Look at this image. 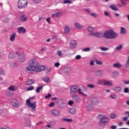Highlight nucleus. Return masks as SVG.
<instances>
[{
    "label": "nucleus",
    "instance_id": "f257e3e1",
    "mask_svg": "<svg viewBox=\"0 0 129 129\" xmlns=\"http://www.w3.org/2000/svg\"><path fill=\"white\" fill-rule=\"evenodd\" d=\"M46 69L45 66H41L37 61H32L31 64L29 66V67L25 68V71H33V72H42Z\"/></svg>",
    "mask_w": 129,
    "mask_h": 129
},
{
    "label": "nucleus",
    "instance_id": "f03ea898",
    "mask_svg": "<svg viewBox=\"0 0 129 129\" xmlns=\"http://www.w3.org/2000/svg\"><path fill=\"white\" fill-rule=\"evenodd\" d=\"M103 37L108 40H114L118 37V34L113 31V30L110 29L106 30L104 32Z\"/></svg>",
    "mask_w": 129,
    "mask_h": 129
},
{
    "label": "nucleus",
    "instance_id": "7ed1b4c3",
    "mask_svg": "<svg viewBox=\"0 0 129 129\" xmlns=\"http://www.w3.org/2000/svg\"><path fill=\"white\" fill-rule=\"evenodd\" d=\"M99 117H100V122L101 123H108L109 122V117H108L106 115L104 114H100L98 115Z\"/></svg>",
    "mask_w": 129,
    "mask_h": 129
},
{
    "label": "nucleus",
    "instance_id": "20e7f679",
    "mask_svg": "<svg viewBox=\"0 0 129 129\" xmlns=\"http://www.w3.org/2000/svg\"><path fill=\"white\" fill-rule=\"evenodd\" d=\"M26 104L28 106V107L31 108L32 112H34V111H36V102L31 103V99L29 98L26 100Z\"/></svg>",
    "mask_w": 129,
    "mask_h": 129
},
{
    "label": "nucleus",
    "instance_id": "39448f33",
    "mask_svg": "<svg viewBox=\"0 0 129 129\" xmlns=\"http://www.w3.org/2000/svg\"><path fill=\"white\" fill-rule=\"evenodd\" d=\"M28 6V0H19L18 3L19 9H25Z\"/></svg>",
    "mask_w": 129,
    "mask_h": 129
},
{
    "label": "nucleus",
    "instance_id": "423d86ee",
    "mask_svg": "<svg viewBox=\"0 0 129 129\" xmlns=\"http://www.w3.org/2000/svg\"><path fill=\"white\" fill-rule=\"evenodd\" d=\"M11 105L13 106V107H20L21 104H20V102L18 101L16 99H12L11 100Z\"/></svg>",
    "mask_w": 129,
    "mask_h": 129
},
{
    "label": "nucleus",
    "instance_id": "0eeeda50",
    "mask_svg": "<svg viewBox=\"0 0 129 129\" xmlns=\"http://www.w3.org/2000/svg\"><path fill=\"white\" fill-rule=\"evenodd\" d=\"M72 98L74 99L75 102L76 103H80L81 101H82V99L79 96H78L77 94H74L72 96Z\"/></svg>",
    "mask_w": 129,
    "mask_h": 129
},
{
    "label": "nucleus",
    "instance_id": "6e6552de",
    "mask_svg": "<svg viewBox=\"0 0 129 129\" xmlns=\"http://www.w3.org/2000/svg\"><path fill=\"white\" fill-rule=\"evenodd\" d=\"M78 88V86H77V85L72 86L70 87L71 94H73L74 95V94H75V93H76Z\"/></svg>",
    "mask_w": 129,
    "mask_h": 129
},
{
    "label": "nucleus",
    "instance_id": "1a4fd4ad",
    "mask_svg": "<svg viewBox=\"0 0 129 129\" xmlns=\"http://www.w3.org/2000/svg\"><path fill=\"white\" fill-rule=\"evenodd\" d=\"M62 72L66 75H69V74L71 72V69L69 67H66L62 69Z\"/></svg>",
    "mask_w": 129,
    "mask_h": 129
},
{
    "label": "nucleus",
    "instance_id": "9d476101",
    "mask_svg": "<svg viewBox=\"0 0 129 129\" xmlns=\"http://www.w3.org/2000/svg\"><path fill=\"white\" fill-rule=\"evenodd\" d=\"M76 47H77V42L76 40H72L70 44V48L71 49H76Z\"/></svg>",
    "mask_w": 129,
    "mask_h": 129
},
{
    "label": "nucleus",
    "instance_id": "9b49d317",
    "mask_svg": "<svg viewBox=\"0 0 129 129\" xmlns=\"http://www.w3.org/2000/svg\"><path fill=\"white\" fill-rule=\"evenodd\" d=\"M89 36L96 37L97 38H101L102 37V33L101 32L91 33L89 34Z\"/></svg>",
    "mask_w": 129,
    "mask_h": 129
},
{
    "label": "nucleus",
    "instance_id": "f8f14e48",
    "mask_svg": "<svg viewBox=\"0 0 129 129\" xmlns=\"http://www.w3.org/2000/svg\"><path fill=\"white\" fill-rule=\"evenodd\" d=\"M19 59L20 62L22 63L25 62V60H26V55L24 54V53H21L19 56Z\"/></svg>",
    "mask_w": 129,
    "mask_h": 129
},
{
    "label": "nucleus",
    "instance_id": "ddd939ff",
    "mask_svg": "<svg viewBox=\"0 0 129 129\" xmlns=\"http://www.w3.org/2000/svg\"><path fill=\"white\" fill-rule=\"evenodd\" d=\"M91 103L92 105H96L98 103V99L97 98L94 97L91 99Z\"/></svg>",
    "mask_w": 129,
    "mask_h": 129
},
{
    "label": "nucleus",
    "instance_id": "4468645a",
    "mask_svg": "<svg viewBox=\"0 0 129 129\" xmlns=\"http://www.w3.org/2000/svg\"><path fill=\"white\" fill-rule=\"evenodd\" d=\"M27 20H28V16H26L24 14H23L20 17V21L21 22H23V23H25V22H27Z\"/></svg>",
    "mask_w": 129,
    "mask_h": 129
},
{
    "label": "nucleus",
    "instance_id": "2eb2a0df",
    "mask_svg": "<svg viewBox=\"0 0 129 129\" xmlns=\"http://www.w3.org/2000/svg\"><path fill=\"white\" fill-rule=\"evenodd\" d=\"M104 84L106 86H112L113 85V82L111 80L104 81Z\"/></svg>",
    "mask_w": 129,
    "mask_h": 129
},
{
    "label": "nucleus",
    "instance_id": "dca6fc26",
    "mask_svg": "<svg viewBox=\"0 0 129 129\" xmlns=\"http://www.w3.org/2000/svg\"><path fill=\"white\" fill-rule=\"evenodd\" d=\"M51 113L54 115V116H59L60 115V112L56 109H52Z\"/></svg>",
    "mask_w": 129,
    "mask_h": 129
},
{
    "label": "nucleus",
    "instance_id": "f3484780",
    "mask_svg": "<svg viewBox=\"0 0 129 129\" xmlns=\"http://www.w3.org/2000/svg\"><path fill=\"white\" fill-rule=\"evenodd\" d=\"M26 29L24 28V27H20L18 28V32L19 33L24 34V33H26Z\"/></svg>",
    "mask_w": 129,
    "mask_h": 129
},
{
    "label": "nucleus",
    "instance_id": "a211bd4d",
    "mask_svg": "<svg viewBox=\"0 0 129 129\" xmlns=\"http://www.w3.org/2000/svg\"><path fill=\"white\" fill-rule=\"evenodd\" d=\"M75 27L78 30H81L83 28H84V26L80 25V23L78 22H76L75 23Z\"/></svg>",
    "mask_w": 129,
    "mask_h": 129
},
{
    "label": "nucleus",
    "instance_id": "6ab92c4d",
    "mask_svg": "<svg viewBox=\"0 0 129 129\" xmlns=\"http://www.w3.org/2000/svg\"><path fill=\"white\" fill-rule=\"evenodd\" d=\"M95 75L96 76H98L99 77L103 76V71L99 70L96 71L95 72Z\"/></svg>",
    "mask_w": 129,
    "mask_h": 129
},
{
    "label": "nucleus",
    "instance_id": "aec40b11",
    "mask_svg": "<svg viewBox=\"0 0 129 129\" xmlns=\"http://www.w3.org/2000/svg\"><path fill=\"white\" fill-rule=\"evenodd\" d=\"M61 16V13L59 12H57L55 13L52 14L51 15L52 18L55 19L56 18H59Z\"/></svg>",
    "mask_w": 129,
    "mask_h": 129
},
{
    "label": "nucleus",
    "instance_id": "412c9836",
    "mask_svg": "<svg viewBox=\"0 0 129 129\" xmlns=\"http://www.w3.org/2000/svg\"><path fill=\"white\" fill-rule=\"evenodd\" d=\"M43 87H44V86H43V84H40L39 85V86L37 87L36 89V92L37 93H39V92H40V91H41V90H42V89H43Z\"/></svg>",
    "mask_w": 129,
    "mask_h": 129
},
{
    "label": "nucleus",
    "instance_id": "4be33fe9",
    "mask_svg": "<svg viewBox=\"0 0 129 129\" xmlns=\"http://www.w3.org/2000/svg\"><path fill=\"white\" fill-rule=\"evenodd\" d=\"M17 36V33H13L11 35H10V40L11 42H14V40L16 39Z\"/></svg>",
    "mask_w": 129,
    "mask_h": 129
},
{
    "label": "nucleus",
    "instance_id": "5701e85b",
    "mask_svg": "<svg viewBox=\"0 0 129 129\" xmlns=\"http://www.w3.org/2000/svg\"><path fill=\"white\" fill-rule=\"evenodd\" d=\"M112 66L114 68H121L122 67V66L119 62L114 63Z\"/></svg>",
    "mask_w": 129,
    "mask_h": 129
},
{
    "label": "nucleus",
    "instance_id": "b1692460",
    "mask_svg": "<svg viewBox=\"0 0 129 129\" xmlns=\"http://www.w3.org/2000/svg\"><path fill=\"white\" fill-rule=\"evenodd\" d=\"M126 33H127V31H126V29H125L124 27L120 28V34L121 35H125V34H126Z\"/></svg>",
    "mask_w": 129,
    "mask_h": 129
},
{
    "label": "nucleus",
    "instance_id": "393cba45",
    "mask_svg": "<svg viewBox=\"0 0 129 129\" xmlns=\"http://www.w3.org/2000/svg\"><path fill=\"white\" fill-rule=\"evenodd\" d=\"M57 104H58V105H62V104H65V100L63 99H59L57 100Z\"/></svg>",
    "mask_w": 129,
    "mask_h": 129
},
{
    "label": "nucleus",
    "instance_id": "a878e982",
    "mask_svg": "<svg viewBox=\"0 0 129 129\" xmlns=\"http://www.w3.org/2000/svg\"><path fill=\"white\" fill-rule=\"evenodd\" d=\"M77 92L79 93V94H82V95H84V96H87V95L83 92V91L82 89H81V88H79L77 90Z\"/></svg>",
    "mask_w": 129,
    "mask_h": 129
},
{
    "label": "nucleus",
    "instance_id": "bb28decb",
    "mask_svg": "<svg viewBox=\"0 0 129 129\" xmlns=\"http://www.w3.org/2000/svg\"><path fill=\"white\" fill-rule=\"evenodd\" d=\"M26 83L27 84H28V85H31L32 84H33V83H35V80L33 79H28L26 81Z\"/></svg>",
    "mask_w": 129,
    "mask_h": 129
},
{
    "label": "nucleus",
    "instance_id": "cd10ccee",
    "mask_svg": "<svg viewBox=\"0 0 129 129\" xmlns=\"http://www.w3.org/2000/svg\"><path fill=\"white\" fill-rule=\"evenodd\" d=\"M70 31H71L70 28L68 26H66L64 27V33L66 34H68V33H70Z\"/></svg>",
    "mask_w": 129,
    "mask_h": 129
},
{
    "label": "nucleus",
    "instance_id": "c85d7f7f",
    "mask_svg": "<svg viewBox=\"0 0 129 129\" xmlns=\"http://www.w3.org/2000/svg\"><path fill=\"white\" fill-rule=\"evenodd\" d=\"M61 120L62 121H67V122H72L73 121L72 119L66 118H61Z\"/></svg>",
    "mask_w": 129,
    "mask_h": 129
},
{
    "label": "nucleus",
    "instance_id": "c756f323",
    "mask_svg": "<svg viewBox=\"0 0 129 129\" xmlns=\"http://www.w3.org/2000/svg\"><path fill=\"white\" fill-rule=\"evenodd\" d=\"M122 47H123L122 44H119V45L115 47V49L117 51H121V50H122Z\"/></svg>",
    "mask_w": 129,
    "mask_h": 129
},
{
    "label": "nucleus",
    "instance_id": "7c9ffc66",
    "mask_svg": "<svg viewBox=\"0 0 129 129\" xmlns=\"http://www.w3.org/2000/svg\"><path fill=\"white\" fill-rule=\"evenodd\" d=\"M110 9H111L113 11H118V9L116 8V6L114 5H112L110 6Z\"/></svg>",
    "mask_w": 129,
    "mask_h": 129
},
{
    "label": "nucleus",
    "instance_id": "2f4dec72",
    "mask_svg": "<svg viewBox=\"0 0 129 129\" xmlns=\"http://www.w3.org/2000/svg\"><path fill=\"white\" fill-rule=\"evenodd\" d=\"M86 108L89 111L90 110H92V109H93V105L91 104H89L86 106Z\"/></svg>",
    "mask_w": 129,
    "mask_h": 129
},
{
    "label": "nucleus",
    "instance_id": "473e14b6",
    "mask_svg": "<svg viewBox=\"0 0 129 129\" xmlns=\"http://www.w3.org/2000/svg\"><path fill=\"white\" fill-rule=\"evenodd\" d=\"M112 76L114 78L117 77V76H118V72H113L112 73Z\"/></svg>",
    "mask_w": 129,
    "mask_h": 129
},
{
    "label": "nucleus",
    "instance_id": "72a5a7b5",
    "mask_svg": "<svg viewBox=\"0 0 129 129\" xmlns=\"http://www.w3.org/2000/svg\"><path fill=\"white\" fill-rule=\"evenodd\" d=\"M125 68H129V56L127 57V60L125 63Z\"/></svg>",
    "mask_w": 129,
    "mask_h": 129
},
{
    "label": "nucleus",
    "instance_id": "f704fd0d",
    "mask_svg": "<svg viewBox=\"0 0 129 129\" xmlns=\"http://www.w3.org/2000/svg\"><path fill=\"white\" fill-rule=\"evenodd\" d=\"M116 114L115 113H111L110 115V117L111 119H114V118H116Z\"/></svg>",
    "mask_w": 129,
    "mask_h": 129
},
{
    "label": "nucleus",
    "instance_id": "c9c22d12",
    "mask_svg": "<svg viewBox=\"0 0 129 129\" xmlns=\"http://www.w3.org/2000/svg\"><path fill=\"white\" fill-rule=\"evenodd\" d=\"M94 30V28L91 26H89L87 28V31L89 32V33H92L93 32V30Z\"/></svg>",
    "mask_w": 129,
    "mask_h": 129
},
{
    "label": "nucleus",
    "instance_id": "e433bc0d",
    "mask_svg": "<svg viewBox=\"0 0 129 129\" xmlns=\"http://www.w3.org/2000/svg\"><path fill=\"white\" fill-rule=\"evenodd\" d=\"M43 81H44V82H46V83H49V82L50 81V78H49V77H46L43 78Z\"/></svg>",
    "mask_w": 129,
    "mask_h": 129
},
{
    "label": "nucleus",
    "instance_id": "4c0bfd02",
    "mask_svg": "<svg viewBox=\"0 0 129 129\" xmlns=\"http://www.w3.org/2000/svg\"><path fill=\"white\" fill-rule=\"evenodd\" d=\"M70 112L72 114H74V113H75V112H76V109H75V108H73L71 109L70 110Z\"/></svg>",
    "mask_w": 129,
    "mask_h": 129
},
{
    "label": "nucleus",
    "instance_id": "58836bf2",
    "mask_svg": "<svg viewBox=\"0 0 129 129\" xmlns=\"http://www.w3.org/2000/svg\"><path fill=\"white\" fill-rule=\"evenodd\" d=\"M114 91H115L116 92H119L120 90H121V87H116L113 89Z\"/></svg>",
    "mask_w": 129,
    "mask_h": 129
},
{
    "label": "nucleus",
    "instance_id": "ea45409f",
    "mask_svg": "<svg viewBox=\"0 0 129 129\" xmlns=\"http://www.w3.org/2000/svg\"><path fill=\"white\" fill-rule=\"evenodd\" d=\"M110 97L112 98V99H116L117 98V95L112 94L110 96Z\"/></svg>",
    "mask_w": 129,
    "mask_h": 129
},
{
    "label": "nucleus",
    "instance_id": "a19ab883",
    "mask_svg": "<svg viewBox=\"0 0 129 129\" xmlns=\"http://www.w3.org/2000/svg\"><path fill=\"white\" fill-rule=\"evenodd\" d=\"M15 56V55L14 52H10L8 55L9 58H14Z\"/></svg>",
    "mask_w": 129,
    "mask_h": 129
},
{
    "label": "nucleus",
    "instance_id": "79ce46f5",
    "mask_svg": "<svg viewBox=\"0 0 129 129\" xmlns=\"http://www.w3.org/2000/svg\"><path fill=\"white\" fill-rule=\"evenodd\" d=\"M101 51H108L109 49L108 47H101L100 48Z\"/></svg>",
    "mask_w": 129,
    "mask_h": 129
},
{
    "label": "nucleus",
    "instance_id": "37998d69",
    "mask_svg": "<svg viewBox=\"0 0 129 129\" xmlns=\"http://www.w3.org/2000/svg\"><path fill=\"white\" fill-rule=\"evenodd\" d=\"M90 16H91V17H93V18H97V17H98V14L94 13L90 14Z\"/></svg>",
    "mask_w": 129,
    "mask_h": 129
},
{
    "label": "nucleus",
    "instance_id": "c03bdc74",
    "mask_svg": "<svg viewBox=\"0 0 129 129\" xmlns=\"http://www.w3.org/2000/svg\"><path fill=\"white\" fill-rule=\"evenodd\" d=\"M9 90L11 91H16V89L14 86H11L9 88Z\"/></svg>",
    "mask_w": 129,
    "mask_h": 129
},
{
    "label": "nucleus",
    "instance_id": "a18cd8bd",
    "mask_svg": "<svg viewBox=\"0 0 129 129\" xmlns=\"http://www.w3.org/2000/svg\"><path fill=\"white\" fill-rule=\"evenodd\" d=\"M96 58H94L93 60H92L90 61V65L91 66H94V62L96 61Z\"/></svg>",
    "mask_w": 129,
    "mask_h": 129
},
{
    "label": "nucleus",
    "instance_id": "49530a36",
    "mask_svg": "<svg viewBox=\"0 0 129 129\" xmlns=\"http://www.w3.org/2000/svg\"><path fill=\"white\" fill-rule=\"evenodd\" d=\"M63 4H72V1L70 0H64L63 1Z\"/></svg>",
    "mask_w": 129,
    "mask_h": 129
},
{
    "label": "nucleus",
    "instance_id": "de8ad7c7",
    "mask_svg": "<svg viewBox=\"0 0 129 129\" xmlns=\"http://www.w3.org/2000/svg\"><path fill=\"white\" fill-rule=\"evenodd\" d=\"M57 56L61 57V56H62V55H63V53H62V51L58 50L57 52Z\"/></svg>",
    "mask_w": 129,
    "mask_h": 129
},
{
    "label": "nucleus",
    "instance_id": "09e8293b",
    "mask_svg": "<svg viewBox=\"0 0 129 129\" xmlns=\"http://www.w3.org/2000/svg\"><path fill=\"white\" fill-rule=\"evenodd\" d=\"M96 63L97 65H102V61L96 59Z\"/></svg>",
    "mask_w": 129,
    "mask_h": 129
},
{
    "label": "nucleus",
    "instance_id": "8fccbe9b",
    "mask_svg": "<svg viewBox=\"0 0 129 129\" xmlns=\"http://www.w3.org/2000/svg\"><path fill=\"white\" fill-rule=\"evenodd\" d=\"M83 52H89L90 51V48L86 47L83 49Z\"/></svg>",
    "mask_w": 129,
    "mask_h": 129
},
{
    "label": "nucleus",
    "instance_id": "3c124183",
    "mask_svg": "<svg viewBox=\"0 0 129 129\" xmlns=\"http://www.w3.org/2000/svg\"><path fill=\"white\" fill-rule=\"evenodd\" d=\"M34 4H40L43 0H32Z\"/></svg>",
    "mask_w": 129,
    "mask_h": 129
},
{
    "label": "nucleus",
    "instance_id": "603ef678",
    "mask_svg": "<svg viewBox=\"0 0 129 129\" xmlns=\"http://www.w3.org/2000/svg\"><path fill=\"white\" fill-rule=\"evenodd\" d=\"M5 74H6L5 71L2 69H0V75H5Z\"/></svg>",
    "mask_w": 129,
    "mask_h": 129
},
{
    "label": "nucleus",
    "instance_id": "864d4df0",
    "mask_svg": "<svg viewBox=\"0 0 129 129\" xmlns=\"http://www.w3.org/2000/svg\"><path fill=\"white\" fill-rule=\"evenodd\" d=\"M34 90V87L33 86H30L29 87L27 88V91H30L31 90Z\"/></svg>",
    "mask_w": 129,
    "mask_h": 129
},
{
    "label": "nucleus",
    "instance_id": "5fc2aeb1",
    "mask_svg": "<svg viewBox=\"0 0 129 129\" xmlns=\"http://www.w3.org/2000/svg\"><path fill=\"white\" fill-rule=\"evenodd\" d=\"M9 18L6 17L4 19L3 22L4 23H9Z\"/></svg>",
    "mask_w": 129,
    "mask_h": 129
},
{
    "label": "nucleus",
    "instance_id": "6e6d98bb",
    "mask_svg": "<svg viewBox=\"0 0 129 129\" xmlns=\"http://www.w3.org/2000/svg\"><path fill=\"white\" fill-rule=\"evenodd\" d=\"M120 2H121V3L123 6H125V5H126V1H125V0H120Z\"/></svg>",
    "mask_w": 129,
    "mask_h": 129
},
{
    "label": "nucleus",
    "instance_id": "4d7b16f0",
    "mask_svg": "<svg viewBox=\"0 0 129 129\" xmlns=\"http://www.w3.org/2000/svg\"><path fill=\"white\" fill-rule=\"evenodd\" d=\"M88 87H89L90 88H94L95 87V86H94L93 84H88L87 85Z\"/></svg>",
    "mask_w": 129,
    "mask_h": 129
},
{
    "label": "nucleus",
    "instance_id": "13d9d810",
    "mask_svg": "<svg viewBox=\"0 0 129 129\" xmlns=\"http://www.w3.org/2000/svg\"><path fill=\"white\" fill-rule=\"evenodd\" d=\"M8 111H9L8 109H3V113H5L6 114V113H8Z\"/></svg>",
    "mask_w": 129,
    "mask_h": 129
},
{
    "label": "nucleus",
    "instance_id": "bf43d9fd",
    "mask_svg": "<svg viewBox=\"0 0 129 129\" xmlns=\"http://www.w3.org/2000/svg\"><path fill=\"white\" fill-rule=\"evenodd\" d=\"M75 59H76V60H80V59H81V55H78L76 56Z\"/></svg>",
    "mask_w": 129,
    "mask_h": 129
},
{
    "label": "nucleus",
    "instance_id": "052dcab7",
    "mask_svg": "<svg viewBox=\"0 0 129 129\" xmlns=\"http://www.w3.org/2000/svg\"><path fill=\"white\" fill-rule=\"evenodd\" d=\"M52 96V95L50 93H49L47 95L44 96L45 98H50Z\"/></svg>",
    "mask_w": 129,
    "mask_h": 129
},
{
    "label": "nucleus",
    "instance_id": "680f3d73",
    "mask_svg": "<svg viewBox=\"0 0 129 129\" xmlns=\"http://www.w3.org/2000/svg\"><path fill=\"white\" fill-rule=\"evenodd\" d=\"M55 105V103L53 102H51L49 104V107H52V106H54Z\"/></svg>",
    "mask_w": 129,
    "mask_h": 129
},
{
    "label": "nucleus",
    "instance_id": "e2e57ef3",
    "mask_svg": "<svg viewBox=\"0 0 129 129\" xmlns=\"http://www.w3.org/2000/svg\"><path fill=\"white\" fill-rule=\"evenodd\" d=\"M55 67H56V68H58L59 66H60V63L59 62H55L54 63Z\"/></svg>",
    "mask_w": 129,
    "mask_h": 129
},
{
    "label": "nucleus",
    "instance_id": "0e129e2a",
    "mask_svg": "<svg viewBox=\"0 0 129 129\" xmlns=\"http://www.w3.org/2000/svg\"><path fill=\"white\" fill-rule=\"evenodd\" d=\"M104 15L105 16H106V17H109V16H110V15L109 14V13L108 12H107V11H105L104 12Z\"/></svg>",
    "mask_w": 129,
    "mask_h": 129
},
{
    "label": "nucleus",
    "instance_id": "69168bd1",
    "mask_svg": "<svg viewBox=\"0 0 129 129\" xmlns=\"http://www.w3.org/2000/svg\"><path fill=\"white\" fill-rule=\"evenodd\" d=\"M46 21L47 23H51V18L48 17L46 19Z\"/></svg>",
    "mask_w": 129,
    "mask_h": 129
},
{
    "label": "nucleus",
    "instance_id": "338daca9",
    "mask_svg": "<svg viewBox=\"0 0 129 129\" xmlns=\"http://www.w3.org/2000/svg\"><path fill=\"white\" fill-rule=\"evenodd\" d=\"M110 128H111V129H116V125H112L111 126Z\"/></svg>",
    "mask_w": 129,
    "mask_h": 129
},
{
    "label": "nucleus",
    "instance_id": "774afa93",
    "mask_svg": "<svg viewBox=\"0 0 129 129\" xmlns=\"http://www.w3.org/2000/svg\"><path fill=\"white\" fill-rule=\"evenodd\" d=\"M0 129H11V128L8 126H5V127L0 128Z\"/></svg>",
    "mask_w": 129,
    "mask_h": 129
}]
</instances>
